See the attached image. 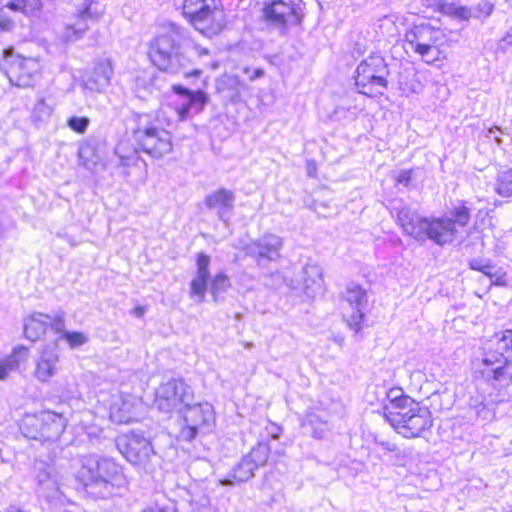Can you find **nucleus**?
<instances>
[{"mask_svg":"<svg viewBox=\"0 0 512 512\" xmlns=\"http://www.w3.org/2000/svg\"><path fill=\"white\" fill-rule=\"evenodd\" d=\"M5 7L14 12L30 14L40 9L41 0H7Z\"/></svg>","mask_w":512,"mask_h":512,"instance_id":"72a5a7b5","label":"nucleus"},{"mask_svg":"<svg viewBox=\"0 0 512 512\" xmlns=\"http://www.w3.org/2000/svg\"><path fill=\"white\" fill-rule=\"evenodd\" d=\"M62 339L66 341L71 349L79 348L85 345L89 340L87 334L80 331H68L64 333V337Z\"/></svg>","mask_w":512,"mask_h":512,"instance_id":"a19ab883","label":"nucleus"},{"mask_svg":"<svg viewBox=\"0 0 512 512\" xmlns=\"http://www.w3.org/2000/svg\"><path fill=\"white\" fill-rule=\"evenodd\" d=\"M405 37L410 48L426 63L431 64L440 59L441 51L437 45L444 38L440 29L433 28L429 24L420 25L406 33Z\"/></svg>","mask_w":512,"mask_h":512,"instance_id":"4468645a","label":"nucleus"},{"mask_svg":"<svg viewBox=\"0 0 512 512\" xmlns=\"http://www.w3.org/2000/svg\"><path fill=\"white\" fill-rule=\"evenodd\" d=\"M155 87V75L152 71H141L134 81V89L139 98H145L153 92Z\"/></svg>","mask_w":512,"mask_h":512,"instance_id":"2f4dec72","label":"nucleus"},{"mask_svg":"<svg viewBox=\"0 0 512 512\" xmlns=\"http://www.w3.org/2000/svg\"><path fill=\"white\" fill-rule=\"evenodd\" d=\"M173 91L182 97L181 103L175 108L181 121L188 119L191 114L200 113L208 102V96L202 90L193 91L182 85H174Z\"/></svg>","mask_w":512,"mask_h":512,"instance_id":"412c9836","label":"nucleus"},{"mask_svg":"<svg viewBox=\"0 0 512 512\" xmlns=\"http://www.w3.org/2000/svg\"><path fill=\"white\" fill-rule=\"evenodd\" d=\"M263 75H264V72H263V70H262V69H255V70L253 71V74H252V75H250V76H249V78H250L251 80H255V79H257V78L262 77Z\"/></svg>","mask_w":512,"mask_h":512,"instance_id":"bf43d9fd","label":"nucleus"},{"mask_svg":"<svg viewBox=\"0 0 512 512\" xmlns=\"http://www.w3.org/2000/svg\"><path fill=\"white\" fill-rule=\"evenodd\" d=\"M302 426L309 431L314 438L322 439L330 429L329 421L323 415L314 411L307 412Z\"/></svg>","mask_w":512,"mask_h":512,"instance_id":"bb28decb","label":"nucleus"},{"mask_svg":"<svg viewBox=\"0 0 512 512\" xmlns=\"http://www.w3.org/2000/svg\"><path fill=\"white\" fill-rule=\"evenodd\" d=\"M397 223L403 232L417 241H425L427 225L430 217L420 216L416 209L409 206L394 208Z\"/></svg>","mask_w":512,"mask_h":512,"instance_id":"aec40b11","label":"nucleus"},{"mask_svg":"<svg viewBox=\"0 0 512 512\" xmlns=\"http://www.w3.org/2000/svg\"><path fill=\"white\" fill-rule=\"evenodd\" d=\"M304 293L309 298L321 293L323 288L322 268L317 264H307L303 268Z\"/></svg>","mask_w":512,"mask_h":512,"instance_id":"393cba45","label":"nucleus"},{"mask_svg":"<svg viewBox=\"0 0 512 512\" xmlns=\"http://www.w3.org/2000/svg\"><path fill=\"white\" fill-rule=\"evenodd\" d=\"M41 64L37 58L24 57L9 47L3 50L0 58V70L11 85L19 88L32 87L41 73Z\"/></svg>","mask_w":512,"mask_h":512,"instance_id":"0eeeda50","label":"nucleus"},{"mask_svg":"<svg viewBox=\"0 0 512 512\" xmlns=\"http://www.w3.org/2000/svg\"><path fill=\"white\" fill-rule=\"evenodd\" d=\"M411 179H412L411 170H402L397 177V182L404 186H408L411 182Z\"/></svg>","mask_w":512,"mask_h":512,"instance_id":"3c124183","label":"nucleus"},{"mask_svg":"<svg viewBox=\"0 0 512 512\" xmlns=\"http://www.w3.org/2000/svg\"><path fill=\"white\" fill-rule=\"evenodd\" d=\"M388 65L380 54L363 59L355 70V85L359 93L374 97L382 95L388 87Z\"/></svg>","mask_w":512,"mask_h":512,"instance_id":"6e6552de","label":"nucleus"},{"mask_svg":"<svg viewBox=\"0 0 512 512\" xmlns=\"http://www.w3.org/2000/svg\"><path fill=\"white\" fill-rule=\"evenodd\" d=\"M476 9L480 14L488 17L492 14L494 5L487 0H482L477 4Z\"/></svg>","mask_w":512,"mask_h":512,"instance_id":"8fccbe9b","label":"nucleus"},{"mask_svg":"<svg viewBox=\"0 0 512 512\" xmlns=\"http://www.w3.org/2000/svg\"><path fill=\"white\" fill-rule=\"evenodd\" d=\"M494 189L502 197H512V169L498 174Z\"/></svg>","mask_w":512,"mask_h":512,"instance_id":"473e14b6","label":"nucleus"},{"mask_svg":"<svg viewBox=\"0 0 512 512\" xmlns=\"http://www.w3.org/2000/svg\"><path fill=\"white\" fill-rule=\"evenodd\" d=\"M315 171H316L315 162L314 161H307V173H308V175L313 177Z\"/></svg>","mask_w":512,"mask_h":512,"instance_id":"6e6d98bb","label":"nucleus"},{"mask_svg":"<svg viewBox=\"0 0 512 512\" xmlns=\"http://www.w3.org/2000/svg\"><path fill=\"white\" fill-rule=\"evenodd\" d=\"M502 45L505 46H512V27H510L504 36L500 40V47L504 48Z\"/></svg>","mask_w":512,"mask_h":512,"instance_id":"864d4df0","label":"nucleus"},{"mask_svg":"<svg viewBox=\"0 0 512 512\" xmlns=\"http://www.w3.org/2000/svg\"><path fill=\"white\" fill-rule=\"evenodd\" d=\"M210 257L204 253H199L197 256L196 266V276L198 278H203L206 280L210 279L209 265H210Z\"/></svg>","mask_w":512,"mask_h":512,"instance_id":"37998d69","label":"nucleus"},{"mask_svg":"<svg viewBox=\"0 0 512 512\" xmlns=\"http://www.w3.org/2000/svg\"><path fill=\"white\" fill-rule=\"evenodd\" d=\"M194 49L199 56L208 55L209 51L199 45H194Z\"/></svg>","mask_w":512,"mask_h":512,"instance_id":"13d9d810","label":"nucleus"},{"mask_svg":"<svg viewBox=\"0 0 512 512\" xmlns=\"http://www.w3.org/2000/svg\"><path fill=\"white\" fill-rule=\"evenodd\" d=\"M412 458V450L411 449H400L396 447V451H393L388 457L387 460L391 462L393 465L404 467Z\"/></svg>","mask_w":512,"mask_h":512,"instance_id":"79ce46f5","label":"nucleus"},{"mask_svg":"<svg viewBox=\"0 0 512 512\" xmlns=\"http://www.w3.org/2000/svg\"><path fill=\"white\" fill-rule=\"evenodd\" d=\"M183 419V426L180 430V438L185 441H192L198 434L210 432L215 425V412L213 406L208 402L189 403L179 412Z\"/></svg>","mask_w":512,"mask_h":512,"instance_id":"9b49d317","label":"nucleus"},{"mask_svg":"<svg viewBox=\"0 0 512 512\" xmlns=\"http://www.w3.org/2000/svg\"><path fill=\"white\" fill-rule=\"evenodd\" d=\"M48 327L51 330L59 335V339L64 337V333L68 332L65 327V313L63 311H58L52 315H49Z\"/></svg>","mask_w":512,"mask_h":512,"instance_id":"4c0bfd02","label":"nucleus"},{"mask_svg":"<svg viewBox=\"0 0 512 512\" xmlns=\"http://www.w3.org/2000/svg\"><path fill=\"white\" fill-rule=\"evenodd\" d=\"M505 354V350L499 348L496 334L494 345L484 348L472 361L475 376L494 387L508 384L512 377L511 360Z\"/></svg>","mask_w":512,"mask_h":512,"instance_id":"39448f33","label":"nucleus"},{"mask_svg":"<svg viewBox=\"0 0 512 512\" xmlns=\"http://www.w3.org/2000/svg\"><path fill=\"white\" fill-rule=\"evenodd\" d=\"M10 22L8 21H0V34L3 32H7L10 30Z\"/></svg>","mask_w":512,"mask_h":512,"instance_id":"4d7b16f0","label":"nucleus"},{"mask_svg":"<svg viewBox=\"0 0 512 512\" xmlns=\"http://www.w3.org/2000/svg\"><path fill=\"white\" fill-rule=\"evenodd\" d=\"M97 0H80L75 4V10L65 23L62 37L66 42L81 39L89 29V23L98 22L102 13L92 6Z\"/></svg>","mask_w":512,"mask_h":512,"instance_id":"2eb2a0df","label":"nucleus"},{"mask_svg":"<svg viewBox=\"0 0 512 512\" xmlns=\"http://www.w3.org/2000/svg\"><path fill=\"white\" fill-rule=\"evenodd\" d=\"M376 445L381 448L383 455L388 457L393 451H396V444L387 440H376Z\"/></svg>","mask_w":512,"mask_h":512,"instance_id":"09e8293b","label":"nucleus"},{"mask_svg":"<svg viewBox=\"0 0 512 512\" xmlns=\"http://www.w3.org/2000/svg\"><path fill=\"white\" fill-rule=\"evenodd\" d=\"M32 425L37 428L35 433L28 432L27 436L42 442H52L59 439L66 427V419L51 411L44 412L40 417L31 419Z\"/></svg>","mask_w":512,"mask_h":512,"instance_id":"f3484780","label":"nucleus"},{"mask_svg":"<svg viewBox=\"0 0 512 512\" xmlns=\"http://www.w3.org/2000/svg\"><path fill=\"white\" fill-rule=\"evenodd\" d=\"M139 148L134 147L129 141L122 140L115 147V154L119 158L120 165H136L139 160Z\"/></svg>","mask_w":512,"mask_h":512,"instance_id":"7c9ffc66","label":"nucleus"},{"mask_svg":"<svg viewBox=\"0 0 512 512\" xmlns=\"http://www.w3.org/2000/svg\"><path fill=\"white\" fill-rule=\"evenodd\" d=\"M208 281L203 278L194 277L190 282V297L196 303H202L205 299L208 288Z\"/></svg>","mask_w":512,"mask_h":512,"instance_id":"c9c22d12","label":"nucleus"},{"mask_svg":"<svg viewBox=\"0 0 512 512\" xmlns=\"http://www.w3.org/2000/svg\"><path fill=\"white\" fill-rule=\"evenodd\" d=\"M235 200L232 190L220 188L206 196L205 205L215 210L219 220L227 224L232 218Z\"/></svg>","mask_w":512,"mask_h":512,"instance_id":"4be33fe9","label":"nucleus"},{"mask_svg":"<svg viewBox=\"0 0 512 512\" xmlns=\"http://www.w3.org/2000/svg\"><path fill=\"white\" fill-rule=\"evenodd\" d=\"M132 136L140 151L154 159L163 158L173 149L171 133L148 114L137 115Z\"/></svg>","mask_w":512,"mask_h":512,"instance_id":"20e7f679","label":"nucleus"},{"mask_svg":"<svg viewBox=\"0 0 512 512\" xmlns=\"http://www.w3.org/2000/svg\"><path fill=\"white\" fill-rule=\"evenodd\" d=\"M497 334L499 348L505 350L507 356L512 360V329H506Z\"/></svg>","mask_w":512,"mask_h":512,"instance_id":"49530a36","label":"nucleus"},{"mask_svg":"<svg viewBox=\"0 0 512 512\" xmlns=\"http://www.w3.org/2000/svg\"><path fill=\"white\" fill-rule=\"evenodd\" d=\"M119 452L135 466L138 471L147 475L156 468V455L151 442L142 433L132 431L119 436L116 440Z\"/></svg>","mask_w":512,"mask_h":512,"instance_id":"9d476101","label":"nucleus"},{"mask_svg":"<svg viewBox=\"0 0 512 512\" xmlns=\"http://www.w3.org/2000/svg\"><path fill=\"white\" fill-rule=\"evenodd\" d=\"M484 275L489 277L491 284L495 286H506V273L502 268H498L491 264V269L488 270Z\"/></svg>","mask_w":512,"mask_h":512,"instance_id":"a18cd8bd","label":"nucleus"},{"mask_svg":"<svg viewBox=\"0 0 512 512\" xmlns=\"http://www.w3.org/2000/svg\"><path fill=\"white\" fill-rule=\"evenodd\" d=\"M49 314L33 313L24 322V335L30 341L39 340L48 328Z\"/></svg>","mask_w":512,"mask_h":512,"instance_id":"a878e982","label":"nucleus"},{"mask_svg":"<svg viewBox=\"0 0 512 512\" xmlns=\"http://www.w3.org/2000/svg\"><path fill=\"white\" fill-rule=\"evenodd\" d=\"M187 30L174 23L168 25L165 32L156 36L149 44L148 55L151 62L161 71L177 74L183 72L186 77H198L199 69L184 71L190 60L182 52L177 40L185 38Z\"/></svg>","mask_w":512,"mask_h":512,"instance_id":"f03ea898","label":"nucleus"},{"mask_svg":"<svg viewBox=\"0 0 512 512\" xmlns=\"http://www.w3.org/2000/svg\"><path fill=\"white\" fill-rule=\"evenodd\" d=\"M194 401V391L183 379H169L156 391L155 405L165 413L179 412Z\"/></svg>","mask_w":512,"mask_h":512,"instance_id":"ddd939ff","label":"nucleus"},{"mask_svg":"<svg viewBox=\"0 0 512 512\" xmlns=\"http://www.w3.org/2000/svg\"><path fill=\"white\" fill-rule=\"evenodd\" d=\"M470 217L471 209L463 202L454 206L445 216L430 217L425 240L429 239L440 246L452 243L458 234V228L465 227Z\"/></svg>","mask_w":512,"mask_h":512,"instance_id":"1a4fd4ad","label":"nucleus"},{"mask_svg":"<svg viewBox=\"0 0 512 512\" xmlns=\"http://www.w3.org/2000/svg\"><path fill=\"white\" fill-rule=\"evenodd\" d=\"M36 478L40 485L45 484L50 478V473L47 471L39 472Z\"/></svg>","mask_w":512,"mask_h":512,"instance_id":"5fc2aeb1","label":"nucleus"},{"mask_svg":"<svg viewBox=\"0 0 512 512\" xmlns=\"http://www.w3.org/2000/svg\"><path fill=\"white\" fill-rule=\"evenodd\" d=\"M143 404L135 396L121 394L110 406V419L117 424H128L138 421L142 415Z\"/></svg>","mask_w":512,"mask_h":512,"instance_id":"6ab92c4d","label":"nucleus"},{"mask_svg":"<svg viewBox=\"0 0 512 512\" xmlns=\"http://www.w3.org/2000/svg\"><path fill=\"white\" fill-rule=\"evenodd\" d=\"M502 133L503 132L499 127L494 126L488 129L487 137L493 138L498 145H501L502 139L500 138V134Z\"/></svg>","mask_w":512,"mask_h":512,"instance_id":"603ef678","label":"nucleus"},{"mask_svg":"<svg viewBox=\"0 0 512 512\" xmlns=\"http://www.w3.org/2000/svg\"><path fill=\"white\" fill-rule=\"evenodd\" d=\"M90 124V119L86 116H72L67 120V126L78 134H84Z\"/></svg>","mask_w":512,"mask_h":512,"instance_id":"c03bdc74","label":"nucleus"},{"mask_svg":"<svg viewBox=\"0 0 512 512\" xmlns=\"http://www.w3.org/2000/svg\"><path fill=\"white\" fill-rule=\"evenodd\" d=\"M262 11L265 20L281 35L288 32L289 26L301 24L304 17L301 0H265Z\"/></svg>","mask_w":512,"mask_h":512,"instance_id":"f8f14e48","label":"nucleus"},{"mask_svg":"<svg viewBox=\"0 0 512 512\" xmlns=\"http://www.w3.org/2000/svg\"><path fill=\"white\" fill-rule=\"evenodd\" d=\"M29 351L24 346H18L12 353L0 361V381L4 380L11 371L19 367L20 362L27 359Z\"/></svg>","mask_w":512,"mask_h":512,"instance_id":"c756f323","label":"nucleus"},{"mask_svg":"<svg viewBox=\"0 0 512 512\" xmlns=\"http://www.w3.org/2000/svg\"><path fill=\"white\" fill-rule=\"evenodd\" d=\"M53 112L52 106L46 103L43 97L39 98L34 106L32 117L35 121H44L48 119Z\"/></svg>","mask_w":512,"mask_h":512,"instance_id":"ea45409f","label":"nucleus"},{"mask_svg":"<svg viewBox=\"0 0 512 512\" xmlns=\"http://www.w3.org/2000/svg\"><path fill=\"white\" fill-rule=\"evenodd\" d=\"M342 299L343 317L348 327L358 333L363 327L364 310L368 303L367 293L360 285L350 283L346 286Z\"/></svg>","mask_w":512,"mask_h":512,"instance_id":"dca6fc26","label":"nucleus"},{"mask_svg":"<svg viewBox=\"0 0 512 512\" xmlns=\"http://www.w3.org/2000/svg\"><path fill=\"white\" fill-rule=\"evenodd\" d=\"M384 417L394 430L404 438H417L433 425L427 406L404 394L401 388H391L386 394Z\"/></svg>","mask_w":512,"mask_h":512,"instance_id":"f257e3e1","label":"nucleus"},{"mask_svg":"<svg viewBox=\"0 0 512 512\" xmlns=\"http://www.w3.org/2000/svg\"><path fill=\"white\" fill-rule=\"evenodd\" d=\"M59 355L55 348L46 347L36 363L34 376L40 382H47L58 370Z\"/></svg>","mask_w":512,"mask_h":512,"instance_id":"b1692460","label":"nucleus"},{"mask_svg":"<svg viewBox=\"0 0 512 512\" xmlns=\"http://www.w3.org/2000/svg\"><path fill=\"white\" fill-rule=\"evenodd\" d=\"M469 265L472 270L482 272L483 274L491 269V262L482 259H473L470 261Z\"/></svg>","mask_w":512,"mask_h":512,"instance_id":"de8ad7c7","label":"nucleus"},{"mask_svg":"<svg viewBox=\"0 0 512 512\" xmlns=\"http://www.w3.org/2000/svg\"><path fill=\"white\" fill-rule=\"evenodd\" d=\"M435 10L453 19L468 21L472 17V11L467 6H459L447 0H434Z\"/></svg>","mask_w":512,"mask_h":512,"instance_id":"cd10ccee","label":"nucleus"},{"mask_svg":"<svg viewBox=\"0 0 512 512\" xmlns=\"http://www.w3.org/2000/svg\"><path fill=\"white\" fill-rule=\"evenodd\" d=\"M183 15L191 25L209 37L225 26V13L216 0H184Z\"/></svg>","mask_w":512,"mask_h":512,"instance_id":"423d86ee","label":"nucleus"},{"mask_svg":"<svg viewBox=\"0 0 512 512\" xmlns=\"http://www.w3.org/2000/svg\"><path fill=\"white\" fill-rule=\"evenodd\" d=\"M430 2V5L434 4V0H428Z\"/></svg>","mask_w":512,"mask_h":512,"instance_id":"680f3d73","label":"nucleus"},{"mask_svg":"<svg viewBox=\"0 0 512 512\" xmlns=\"http://www.w3.org/2000/svg\"><path fill=\"white\" fill-rule=\"evenodd\" d=\"M247 459L255 464L258 469L260 466H263L268 457H269V447L266 444L259 443L257 446L251 449L248 455H246Z\"/></svg>","mask_w":512,"mask_h":512,"instance_id":"e433bc0d","label":"nucleus"},{"mask_svg":"<svg viewBox=\"0 0 512 512\" xmlns=\"http://www.w3.org/2000/svg\"><path fill=\"white\" fill-rule=\"evenodd\" d=\"M282 247V238L269 233L251 241L244 249L246 255L254 258L258 265H263L265 262L277 261Z\"/></svg>","mask_w":512,"mask_h":512,"instance_id":"a211bd4d","label":"nucleus"},{"mask_svg":"<svg viewBox=\"0 0 512 512\" xmlns=\"http://www.w3.org/2000/svg\"><path fill=\"white\" fill-rule=\"evenodd\" d=\"M113 75V67L109 59L99 61L91 72L83 79V87L91 92H102L109 85Z\"/></svg>","mask_w":512,"mask_h":512,"instance_id":"5701e85b","label":"nucleus"},{"mask_svg":"<svg viewBox=\"0 0 512 512\" xmlns=\"http://www.w3.org/2000/svg\"><path fill=\"white\" fill-rule=\"evenodd\" d=\"M469 406L471 413L481 420H488L492 417V411L484 404V398L478 396L476 398L471 397L469 400Z\"/></svg>","mask_w":512,"mask_h":512,"instance_id":"f704fd0d","label":"nucleus"},{"mask_svg":"<svg viewBox=\"0 0 512 512\" xmlns=\"http://www.w3.org/2000/svg\"><path fill=\"white\" fill-rule=\"evenodd\" d=\"M133 312H134L135 316L142 317L145 313V308L142 306H138L134 309Z\"/></svg>","mask_w":512,"mask_h":512,"instance_id":"052dcab7","label":"nucleus"},{"mask_svg":"<svg viewBox=\"0 0 512 512\" xmlns=\"http://www.w3.org/2000/svg\"><path fill=\"white\" fill-rule=\"evenodd\" d=\"M77 480L95 497L107 498L123 482L121 467L112 459L87 455L81 460Z\"/></svg>","mask_w":512,"mask_h":512,"instance_id":"7ed1b4c3","label":"nucleus"},{"mask_svg":"<svg viewBox=\"0 0 512 512\" xmlns=\"http://www.w3.org/2000/svg\"><path fill=\"white\" fill-rule=\"evenodd\" d=\"M255 464L247 459L244 456L241 461L233 468L232 470V478H226L220 480L221 485H233L235 482L242 483L246 482L254 476V471L256 470Z\"/></svg>","mask_w":512,"mask_h":512,"instance_id":"c85d7f7f","label":"nucleus"},{"mask_svg":"<svg viewBox=\"0 0 512 512\" xmlns=\"http://www.w3.org/2000/svg\"><path fill=\"white\" fill-rule=\"evenodd\" d=\"M230 285V279L226 274L222 272L216 274L211 282L210 288L214 299L217 300L218 294L225 292L230 287Z\"/></svg>","mask_w":512,"mask_h":512,"instance_id":"58836bf2","label":"nucleus"}]
</instances>
